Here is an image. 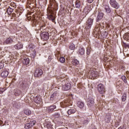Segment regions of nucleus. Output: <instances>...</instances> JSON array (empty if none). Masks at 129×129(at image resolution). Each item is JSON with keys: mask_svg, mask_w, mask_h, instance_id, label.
Instances as JSON below:
<instances>
[{"mask_svg": "<svg viewBox=\"0 0 129 129\" xmlns=\"http://www.w3.org/2000/svg\"><path fill=\"white\" fill-rule=\"evenodd\" d=\"M90 74L92 77L95 78V77H97V76H98V72L94 71H91Z\"/></svg>", "mask_w": 129, "mask_h": 129, "instance_id": "16", "label": "nucleus"}, {"mask_svg": "<svg viewBox=\"0 0 129 129\" xmlns=\"http://www.w3.org/2000/svg\"><path fill=\"white\" fill-rule=\"evenodd\" d=\"M55 3L56 2H55V0H50V5H49L48 9H53Z\"/></svg>", "mask_w": 129, "mask_h": 129, "instance_id": "13", "label": "nucleus"}, {"mask_svg": "<svg viewBox=\"0 0 129 129\" xmlns=\"http://www.w3.org/2000/svg\"><path fill=\"white\" fill-rule=\"evenodd\" d=\"M124 46L127 49H129V44H124Z\"/></svg>", "mask_w": 129, "mask_h": 129, "instance_id": "40", "label": "nucleus"}, {"mask_svg": "<svg viewBox=\"0 0 129 129\" xmlns=\"http://www.w3.org/2000/svg\"><path fill=\"white\" fill-rule=\"evenodd\" d=\"M13 12H14V9H13L11 8H8L7 13H8V14H9V15H10V14H12Z\"/></svg>", "mask_w": 129, "mask_h": 129, "instance_id": "31", "label": "nucleus"}, {"mask_svg": "<svg viewBox=\"0 0 129 129\" xmlns=\"http://www.w3.org/2000/svg\"><path fill=\"white\" fill-rule=\"evenodd\" d=\"M122 101H124L126 99V95L125 94H124L121 98Z\"/></svg>", "mask_w": 129, "mask_h": 129, "instance_id": "36", "label": "nucleus"}, {"mask_svg": "<svg viewBox=\"0 0 129 129\" xmlns=\"http://www.w3.org/2000/svg\"><path fill=\"white\" fill-rule=\"evenodd\" d=\"M75 6L77 9H79L80 8L81 4H80V2L79 0H77L75 2Z\"/></svg>", "mask_w": 129, "mask_h": 129, "instance_id": "24", "label": "nucleus"}, {"mask_svg": "<svg viewBox=\"0 0 129 129\" xmlns=\"http://www.w3.org/2000/svg\"><path fill=\"white\" fill-rule=\"evenodd\" d=\"M34 101L37 104H42V99L39 97H36Z\"/></svg>", "mask_w": 129, "mask_h": 129, "instance_id": "12", "label": "nucleus"}, {"mask_svg": "<svg viewBox=\"0 0 129 129\" xmlns=\"http://www.w3.org/2000/svg\"><path fill=\"white\" fill-rule=\"evenodd\" d=\"M121 79L123 80L124 83H127V81H126V77H125V76H122L121 77Z\"/></svg>", "mask_w": 129, "mask_h": 129, "instance_id": "34", "label": "nucleus"}, {"mask_svg": "<svg viewBox=\"0 0 129 129\" xmlns=\"http://www.w3.org/2000/svg\"><path fill=\"white\" fill-rule=\"evenodd\" d=\"M41 39L44 41H47L49 39V33L48 32H43L41 34Z\"/></svg>", "mask_w": 129, "mask_h": 129, "instance_id": "7", "label": "nucleus"}, {"mask_svg": "<svg viewBox=\"0 0 129 129\" xmlns=\"http://www.w3.org/2000/svg\"><path fill=\"white\" fill-rule=\"evenodd\" d=\"M57 95V93H53L50 97V100H53V98H55L56 97V96Z\"/></svg>", "mask_w": 129, "mask_h": 129, "instance_id": "33", "label": "nucleus"}, {"mask_svg": "<svg viewBox=\"0 0 129 129\" xmlns=\"http://www.w3.org/2000/svg\"><path fill=\"white\" fill-rule=\"evenodd\" d=\"M103 18V13L102 12H99L96 19V22H99Z\"/></svg>", "mask_w": 129, "mask_h": 129, "instance_id": "10", "label": "nucleus"}, {"mask_svg": "<svg viewBox=\"0 0 129 129\" xmlns=\"http://www.w3.org/2000/svg\"><path fill=\"white\" fill-rule=\"evenodd\" d=\"M24 113L26 115H31L32 114V111L29 109H25L24 110Z\"/></svg>", "mask_w": 129, "mask_h": 129, "instance_id": "22", "label": "nucleus"}, {"mask_svg": "<svg viewBox=\"0 0 129 129\" xmlns=\"http://www.w3.org/2000/svg\"><path fill=\"white\" fill-rule=\"evenodd\" d=\"M93 23V19H89L86 22V30H89L91 28V26H92V24Z\"/></svg>", "mask_w": 129, "mask_h": 129, "instance_id": "3", "label": "nucleus"}, {"mask_svg": "<svg viewBox=\"0 0 129 129\" xmlns=\"http://www.w3.org/2000/svg\"><path fill=\"white\" fill-rule=\"evenodd\" d=\"M76 112V109H69L68 110V114L70 115V114H73V113H75Z\"/></svg>", "mask_w": 129, "mask_h": 129, "instance_id": "20", "label": "nucleus"}, {"mask_svg": "<svg viewBox=\"0 0 129 129\" xmlns=\"http://www.w3.org/2000/svg\"><path fill=\"white\" fill-rule=\"evenodd\" d=\"M59 61L60 63H65V61H66L65 58H64V57H60L59 58Z\"/></svg>", "mask_w": 129, "mask_h": 129, "instance_id": "32", "label": "nucleus"}, {"mask_svg": "<svg viewBox=\"0 0 129 129\" xmlns=\"http://www.w3.org/2000/svg\"><path fill=\"white\" fill-rule=\"evenodd\" d=\"M125 38L127 40H129V33H125Z\"/></svg>", "mask_w": 129, "mask_h": 129, "instance_id": "38", "label": "nucleus"}, {"mask_svg": "<svg viewBox=\"0 0 129 129\" xmlns=\"http://www.w3.org/2000/svg\"><path fill=\"white\" fill-rule=\"evenodd\" d=\"M90 52H91L90 48H88L87 49V54L88 55H89L90 54Z\"/></svg>", "mask_w": 129, "mask_h": 129, "instance_id": "39", "label": "nucleus"}, {"mask_svg": "<svg viewBox=\"0 0 129 129\" xmlns=\"http://www.w3.org/2000/svg\"><path fill=\"white\" fill-rule=\"evenodd\" d=\"M21 93L22 92L21 91V90H18L15 92V95H16V96H19V95H21Z\"/></svg>", "mask_w": 129, "mask_h": 129, "instance_id": "30", "label": "nucleus"}, {"mask_svg": "<svg viewBox=\"0 0 129 129\" xmlns=\"http://www.w3.org/2000/svg\"><path fill=\"white\" fill-rule=\"evenodd\" d=\"M22 85H24V82H22Z\"/></svg>", "mask_w": 129, "mask_h": 129, "instance_id": "49", "label": "nucleus"}, {"mask_svg": "<svg viewBox=\"0 0 129 129\" xmlns=\"http://www.w3.org/2000/svg\"><path fill=\"white\" fill-rule=\"evenodd\" d=\"M22 62L24 65H28L30 63V59L29 58L25 57Z\"/></svg>", "mask_w": 129, "mask_h": 129, "instance_id": "17", "label": "nucleus"}, {"mask_svg": "<svg viewBox=\"0 0 129 129\" xmlns=\"http://www.w3.org/2000/svg\"><path fill=\"white\" fill-rule=\"evenodd\" d=\"M49 20H50V21H52V22H53V23H54V21H55V17H54V16H53V15L50 14L48 16V17Z\"/></svg>", "mask_w": 129, "mask_h": 129, "instance_id": "25", "label": "nucleus"}, {"mask_svg": "<svg viewBox=\"0 0 129 129\" xmlns=\"http://www.w3.org/2000/svg\"><path fill=\"white\" fill-rule=\"evenodd\" d=\"M36 122L35 120L30 121V122L27 123L25 124V128H32V127L36 124Z\"/></svg>", "mask_w": 129, "mask_h": 129, "instance_id": "2", "label": "nucleus"}, {"mask_svg": "<svg viewBox=\"0 0 129 129\" xmlns=\"http://www.w3.org/2000/svg\"><path fill=\"white\" fill-rule=\"evenodd\" d=\"M29 49H30V51H32L33 53H32V56L34 57H36V50L33 48L34 46H31V45H29L28 46Z\"/></svg>", "mask_w": 129, "mask_h": 129, "instance_id": "14", "label": "nucleus"}, {"mask_svg": "<svg viewBox=\"0 0 129 129\" xmlns=\"http://www.w3.org/2000/svg\"><path fill=\"white\" fill-rule=\"evenodd\" d=\"M42 75H43V71L40 69H36L34 73V76L35 77H40Z\"/></svg>", "mask_w": 129, "mask_h": 129, "instance_id": "6", "label": "nucleus"}, {"mask_svg": "<svg viewBox=\"0 0 129 129\" xmlns=\"http://www.w3.org/2000/svg\"><path fill=\"white\" fill-rule=\"evenodd\" d=\"M71 88V84L69 83H66L64 86L62 87L63 90L65 91H67V90H69Z\"/></svg>", "mask_w": 129, "mask_h": 129, "instance_id": "9", "label": "nucleus"}, {"mask_svg": "<svg viewBox=\"0 0 129 129\" xmlns=\"http://www.w3.org/2000/svg\"><path fill=\"white\" fill-rule=\"evenodd\" d=\"M2 78H7L8 75H9V72L8 71H4L1 74Z\"/></svg>", "mask_w": 129, "mask_h": 129, "instance_id": "11", "label": "nucleus"}, {"mask_svg": "<svg viewBox=\"0 0 129 129\" xmlns=\"http://www.w3.org/2000/svg\"><path fill=\"white\" fill-rule=\"evenodd\" d=\"M12 18H16V14H15V13H13L12 14Z\"/></svg>", "mask_w": 129, "mask_h": 129, "instance_id": "43", "label": "nucleus"}, {"mask_svg": "<svg viewBox=\"0 0 129 129\" xmlns=\"http://www.w3.org/2000/svg\"><path fill=\"white\" fill-rule=\"evenodd\" d=\"M98 91L100 94H103L105 92V88L102 84H99L97 86Z\"/></svg>", "mask_w": 129, "mask_h": 129, "instance_id": "1", "label": "nucleus"}, {"mask_svg": "<svg viewBox=\"0 0 129 129\" xmlns=\"http://www.w3.org/2000/svg\"><path fill=\"white\" fill-rule=\"evenodd\" d=\"M2 68H4V66L3 65V63H0V70L2 69Z\"/></svg>", "mask_w": 129, "mask_h": 129, "instance_id": "44", "label": "nucleus"}, {"mask_svg": "<svg viewBox=\"0 0 129 129\" xmlns=\"http://www.w3.org/2000/svg\"><path fill=\"white\" fill-rule=\"evenodd\" d=\"M73 64L75 66H77V65H79V61H78L77 59H74L73 60Z\"/></svg>", "mask_w": 129, "mask_h": 129, "instance_id": "29", "label": "nucleus"}, {"mask_svg": "<svg viewBox=\"0 0 129 129\" xmlns=\"http://www.w3.org/2000/svg\"><path fill=\"white\" fill-rule=\"evenodd\" d=\"M94 104V101L93 100H89L88 102V106L89 107H91V106H93Z\"/></svg>", "mask_w": 129, "mask_h": 129, "instance_id": "26", "label": "nucleus"}, {"mask_svg": "<svg viewBox=\"0 0 129 129\" xmlns=\"http://www.w3.org/2000/svg\"><path fill=\"white\" fill-rule=\"evenodd\" d=\"M15 49H17V50H20V49H22L23 44H21V43H18L14 45Z\"/></svg>", "mask_w": 129, "mask_h": 129, "instance_id": "19", "label": "nucleus"}, {"mask_svg": "<svg viewBox=\"0 0 129 129\" xmlns=\"http://www.w3.org/2000/svg\"><path fill=\"white\" fill-rule=\"evenodd\" d=\"M48 59H49V60H51V56H49Z\"/></svg>", "mask_w": 129, "mask_h": 129, "instance_id": "47", "label": "nucleus"}, {"mask_svg": "<svg viewBox=\"0 0 129 129\" xmlns=\"http://www.w3.org/2000/svg\"><path fill=\"white\" fill-rule=\"evenodd\" d=\"M73 34H74V33H71V35L73 36Z\"/></svg>", "mask_w": 129, "mask_h": 129, "instance_id": "48", "label": "nucleus"}, {"mask_svg": "<svg viewBox=\"0 0 129 129\" xmlns=\"http://www.w3.org/2000/svg\"><path fill=\"white\" fill-rule=\"evenodd\" d=\"M78 106L80 107V108H83L84 107V103L81 101L78 102Z\"/></svg>", "mask_w": 129, "mask_h": 129, "instance_id": "21", "label": "nucleus"}, {"mask_svg": "<svg viewBox=\"0 0 129 129\" xmlns=\"http://www.w3.org/2000/svg\"><path fill=\"white\" fill-rule=\"evenodd\" d=\"M6 88H0V94H2V93H3L6 90Z\"/></svg>", "mask_w": 129, "mask_h": 129, "instance_id": "37", "label": "nucleus"}, {"mask_svg": "<svg viewBox=\"0 0 129 129\" xmlns=\"http://www.w3.org/2000/svg\"><path fill=\"white\" fill-rule=\"evenodd\" d=\"M88 1V3H89V4H91V3L93 2V1L94 0H87Z\"/></svg>", "mask_w": 129, "mask_h": 129, "instance_id": "42", "label": "nucleus"}, {"mask_svg": "<svg viewBox=\"0 0 129 129\" xmlns=\"http://www.w3.org/2000/svg\"><path fill=\"white\" fill-rule=\"evenodd\" d=\"M79 53L81 55H84V53H85L84 48H80V49L79 50Z\"/></svg>", "mask_w": 129, "mask_h": 129, "instance_id": "28", "label": "nucleus"}, {"mask_svg": "<svg viewBox=\"0 0 129 129\" xmlns=\"http://www.w3.org/2000/svg\"><path fill=\"white\" fill-rule=\"evenodd\" d=\"M70 50H75V44H72L70 46Z\"/></svg>", "mask_w": 129, "mask_h": 129, "instance_id": "35", "label": "nucleus"}, {"mask_svg": "<svg viewBox=\"0 0 129 129\" xmlns=\"http://www.w3.org/2000/svg\"><path fill=\"white\" fill-rule=\"evenodd\" d=\"M96 29H94V34H96V35H97V32H96Z\"/></svg>", "mask_w": 129, "mask_h": 129, "instance_id": "45", "label": "nucleus"}, {"mask_svg": "<svg viewBox=\"0 0 129 129\" xmlns=\"http://www.w3.org/2000/svg\"><path fill=\"white\" fill-rule=\"evenodd\" d=\"M14 43V40L11 37H9L4 42V45H8L9 44H12Z\"/></svg>", "mask_w": 129, "mask_h": 129, "instance_id": "8", "label": "nucleus"}, {"mask_svg": "<svg viewBox=\"0 0 129 129\" xmlns=\"http://www.w3.org/2000/svg\"><path fill=\"white\" fill-rule=\"evenodd\" d=\"M104 9L106 11V12H107V14L110 13V8H109V7L108 5H105Z\"/></svg>", "mask_w": 129, "mask_h": 129, "instance_id": "23", "label": "nucleus"}, {"mask_svg": "<svg viewBox=\"0 0 129 129\" xmlns=\"http://www.w3.org/2000/svg\"><path fill=\"white\" fill-rule=\"evenodd\" d=\"M40 31H41V33H44V32H46L47 31V27H46V25L43 24L40 26V28L39 29Z\"/></svg>", "mask_w": 129, "mask_h": 129, "instance_id": "15", "label": "nucleus"}, {"mask_svg": "<svg viewBox=\"0 0 129 129\" xmlns=\"http://www.w3.org/2000/svg\"><path fill=\"white\" fill-rule=\"evenodd\" d=\"M102 34H104V36H105V37H106V36H107V32L106 31L103 32Z\"/></svg>", "mask_w": 129, "mask_h": 129, "instance_id": "41", "label": "nucleus"}, {"mask_svg": "<svg viewBox=\"0 0 129 129\" xmlns=\"http://www.w3.org/2000/svg\"><path fill=\"white\" fill-rule=\"evenodd\" d=\"M52 116H53L54 118H59V117H60V113L58 112H55L53 114H52Z\"/></svg>", "mask_w": 129, "mask_h": 129, "instance_id": "27", "label": "nucleus"}, {"mask_svg": "<svg viewBox=\"0 0 129 129\" xmlns=\"http://www.w3.org/2000/svg\"><path fill=\"white\" fill-rule=\"evenodd\" d=\"M110 5L112 8H114V9H118L119 8V5L116 2V0H110Z\"/></svg>", "mask_w": 129, "mask_h": 129, "instance_id": "4", "label": "nucleus"}, {"mask_svg": "<svg viewBox=\"0 0 129 129\" xmlns=\"http://www.w3.org/2000/svg\"><path fill=\"white\" fill-rule=\"evenodd\" d=\"M36 0H28L27 1V5L29 8H31L33 5V4L35 3Z\"/></svg>", "mask_w": 129, "mask_h": 129, "instance_id": "18", "label": "nucleus"}, {"mask_svg": "<svg viewBox=\"0 0 129 129\" xmlns=\"http://www.w3.org/2000/svg\"><path fill=\"white\" fill-rule=\"evenodd\" d=\"M57 107L56 105H50L46 107V111L48 112V113H52L53 111H55L56 110V108Z\"/></svg>", "mask_w": 129, "mask_h": 129, "instance_id": "5", "label": "nucleus"}, {"mask_svg": "<svg viewBox=\"0 0 129 129\" xmlns=\"http://www.w3.org/2000/svg\"><path fill=\"white\" fill-rule=\"evenodd\" d=\"M84 123H87L88 122V120H86L84 121Z\"/></svg>", "mask_w": 129, "mask_h": 129, "instance_id": "46", "label": "nucleus"}]
</instances>
